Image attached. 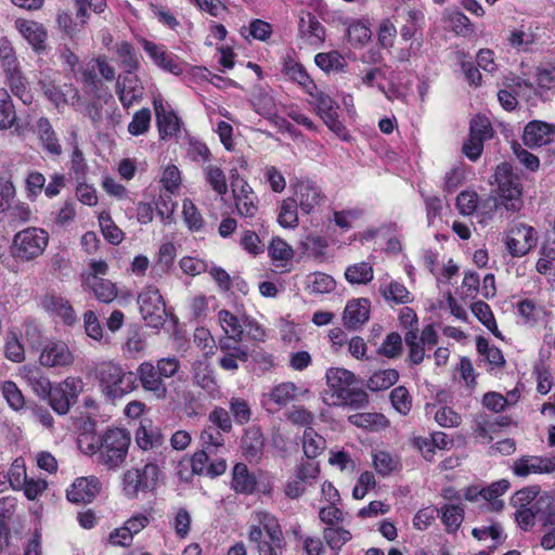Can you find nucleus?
Here are the masks:
<instances>
[{
    "mask_svg": "<svg viewBox=\"0 0 555 555\" xmlns=\"http://www.w3.org/2000/svg\"><path fill=\"white\" fill-rule=\"evenodd\" d=\"M131 442L130 434L120 428H112L101 436L82 435L80 450L88 455H98V463L108 469H117L125 462Z\"/></svg>",
    "mask_w": 555,
    "mask_h": 555,
    "instance_id": "nucleus-1",
    "label": "nucleus"
},
{
    "mask_svg": "<svg viewBox=\"0 0 555 555\" xmlns=\"http://www.w3.org/2000/svg\"><path fill=\"white\" fill-rule=\"evenodd\" d=\"M354 382V374L346 369L332 367L326 372V383L328 391L324 397V402L334 406H349L358 410L369 403V397L365 391L351 388Z\"/></svg>",
    "mask_w": 555,
    "mask_h": 555,
    "instance_id": "nucleus-2",
    "label": "nucleus"
},
{
    "mask_svg": "<svg viewBox=\"0 0 555 555\" xmlns=\"http://www.w3.org/2000/svg\"><path fill=\"white\" fill-rule=\"evenodd\" d=\"M96 377L103 393L111 400L122 398L138 386L133 372L125 371L121 365L112 361L98 365Z\"/></svg>",
    "mask_w": 555,
    "mask_h": 555,
    "instance_id": "nucleus-3",
    "label": "nucleus"
},
{
    "mask_svg": "<svg viewBox=\"0 0 555 555\" xmlns=\"http://www.w3.org/2000/svg\"><path fill=\"white\" fill-rule=\"evenodd\" d=\"M259 519L263 529L251 526L249 541L256 544L259 555H282L286 543L278 520L268 513H261Z\"/></svg>",
    "mask_w": 555,
    "mask_h": 555,
    "instance_id": "nucleus-4",
    "label": "nucleus"
},
{
    "mask_svg": "<svg viewBox=\"0 0 555 555\" xmlns=\"http://www.w3.org/2000/svg\"><path fill=\"white\" fill-rule=\"evenodd\" d=\"M49 243L47 231L29 227L18 231L12 240L10 251L13 258L20 261H30L43 254Z\"/></svg>",
    "mask_w": 555,
    "mask_h": 555,
    "instance_id": "nucleus-5",
    "label": "nucleus"
},
{
    "mask_svg": "<svg viewBox=\"0 0 555 555\" xmlns=\"http://www.w3.org/2000/svg\"><path fill=\"white\" fill-rule=\"evenodd\" d=\"M160 469L158 465L149 462L142 469H128L122 477V491L129 499L138 498L139 493L153 491L158 482Z\"/></svg>",
    "mask_w": 555,
    "mask_h": 555,
    "instance_id": "nucleus-6",
    "label": "nucleus"
},
{
    "mask_svg": "<svg viewBox=\"0 0 555 555\" xmlns=\"http://www.w3.org/2000/svg\"><path fill=\"white\" fill-rule=\"evenodd\" d=\"M498 197L494 206H503L508 211H518L522 206L521 188L518 178L508 172L506 165L499 166L495 172Z\"/></svg>",
    "mask_w": 555,
    "mask_h": 555,
    "instance_id": "nucleus-7",
    "label": "nucleus"
},
{
    "mask_svg": "<svg viewBox=\"0 0 555 555\" xmlns=\"http://www.w3.org/2000/svg\"><path fill=\"white\" fill-rule=\"evenodd\" d=\"M140 313L146 325L159 327L166 320V307L163 296L155 286L144 287L138 296Z\"/></svg>",
    "mask_w": 555,
    "mask_h": 555,
    "instance_id": "nucleus-8",
    "label": "nucleus"
},
{
    "mask_svg": "<svg viewBox=\"0 0 555 555\" xmlns=\"http://www.w3.org/2000/svg\"><path fill=\"white\" fill-rule=\"evenodd\" d=\"M82 380L75 377H67L63 382L52 386L51 392L47 398L50 406L60 415L67 414L70 410V405L82 391Z\"/></svg>",
    "mask_w": 555,
    "mask_h": 555,
    "instance_id": "nucleus-9",
    "label": "nucleus"
},
{
    "mask_svg": "<svg viewBox=\"0 0 555 555\" xmlns=\"http://www.w3.org/2000/svg\"><path fill=\"white\" fill-rule=\"evenodd\" d=\"M76 357L66 343L62 340H48L40 351L38 361L48 369L64 370L75 363Z\"/></svg>",
    "mask_w": 555,
    "mask_h": 555,
    "instance_id": "nucleus-10",
    "label": "nucleus"
},
{
    "mask_svg": "<svg viewBox=\"0 0 555 555\" xmlns=\"http://www.w3.org/2000/svg\"><path fill=\"white\" fill-rule=\"evenodd\" d=\"M308 93L313 99V104L317 107L318 114L325 125L336 134H344L346 129L343 122L338 119V103L327 93L319 90L317 86L315 90H310Z\"/></svg>",
    "mask_w": 555,
    "mask_h": 555,
    "instance_id": "nucleus-11",
    "label": "nucleus"
},
{
    "mask_svg": "<svg viewBox=\"0 0 555 555\" xmlns=\"http://www.w3.org/2000/svg\"><path fill=\"white\" fill-rule=\"evenodd\" d=\"M293 198L297 201L301 212L310 215L325 203L326 196L317 182L306 179L295 184Z\"/></svg>",
    "mask_w": 555,
    "mask_h": 555,
    "instance_id": "nucleus-12",
    "label": "nucleus"
},
{
    "mask_svg": "<svg viewBox=\"0 0 555 555\" xmlns=\"http://www.w3.org/2000/svg\"><path fill=\"white\" fill-rule=\"evenodd\" d=\"M137 382L142 388L152 393L158 400H165L168 396V388L159 375V371L152 361L140 363L134 373Z\"/></svg>",
    "mask_w": 555,
    "mask_h": 555,
    "instance_id": "nucleus-13",
    "label": "nucleus"
},
{
    "mask_svg": "<svg viewBox=\"0 0 555 555\" xmlns=\"http://www.w3.org/2000/svg\"><path fill=\"white\" fill-rule=\"evenodd\" d=\"M537 245L535 231L526 224L514 225L509 230L506 246L513 257H522Z\"/></svg>",
    "mask_w": 555,
    "mask_h": 555,
    "instance_id": "nucleus-14",
    "label": "nucleus"
},
{
    "mask_svg": "<svg viewBox=\"0 0 555 555\" xmlns=\"http://www.w3.org/2000/svg\"><path fill=\"white\" fill-rule=\"evenodd\" d=\"M142 48L153 60V62L162 69L176 76L182 74L183 69L178 61V57L168 52L163 46H158L153 41L143 39Z\"/></svg>",
    "mask_w": 555,
    "mask_h": 555,
    "instance_id": "nucleus-15",
    "label": "nucleus"
},
{
    "mask_svg": "<svg viewBox=\"0 0 555 555\" xmlns=\"http://www.w3.org/2000/svg\"><path fill=\"white\" fill-rule=\"evenodd\" d=\"M153 104L160 139L165 140L176 135L180 130L177 115L168 109L167 104L160 96L154 98Z\"/></svg>",
    "mask_w": 555,
    "mask_h": 555,
    "instance_id": "nucleus-16",
    "label": "nucleus"
},
{
    "mask_svg": "<svg viewBox=\"0 0 555 555\" xmlns=\"http://www.w3.org/2000/svg\"><path fill=\"white\" fill-rule=\"evenodd\" d=\"M299 36L306 44L319 48L325 40V28L315 15L305 12L299 17Z\"/></svg>",
    "mask_w": 555,
    "mask_h": 555,
    "instance_id": "nucleus-17",
    "label": "nucleus"
},
{
    "mask_svg": "<svg viewBox=\"0 0 555 555\" xmlns=\"http://www.w3.org/2000/svg\"><path fill=\"white\" fill-rule=\"evenodd\" d=\"M99 492L100 482L96 477H81L74 481L66 491V496L73 503L88 504L95 499Z\"/></svg>",
    "mask_w": 555,
    "mask_h": 555,
    "instance_id": "nucleus-18",
    "label": "nucleus"
},
{
    "mask_svg": "<svg viewBox=\"0 0 555 555\" xmlns=\"http://www.w3.org/2000/svg\"><path fill=\"white\" fill-rule=\"evenodd\" d=\"M116 92L122 106L129 108L143 98V86L134 73H126L117 81Z\"/></svg>",
    "mask_w": 555,
    "mask_h": 555,
    "instance_id": "nucleus-19",
    "label": "nucleus"
},
{
    "mask_svg": "<svg viewBox=\"0 0 555 555\" xmlns=\"http://www.w3.org/2000/svg\"><path fill=\"white\" fill-rule=\"evenodd\" d=\"M554 134V125L532 120L525 127L522 141L529 147L542 146L550 143Z\"/></svg>",
    "mask_w": 555,
    "mask_h": 555,
    "instance_id": "nucleus-20",
    "label": "nucleus"
},
{
    "mask_svg": "<svg viewBox=\"0 0 555 555\" xmlns=\"http://www.w3.org/2000/svg\"><path fill=\"white\" fill-rule=\"evenodd\" d=\"M370 317V302L360 298L350 300L344 310V324L350 330H357L367 322Z\"/></svg>",
    "mask_w": 555,
    "mask_h": 555,
    "instance_id": "nucleus-21",
    "label": "nucleus"
},
{
    "mask_svg": "<svg viewBox=\"0 0 555 555\" xmlns=\"http://www.w3.org/2000/svg\"><path fill=\"white\" fill-rule=\"evenodd\" d=\"M297 392L298 387L294 383L283 382L272 387L269 392L263 393L261 403L264 406L274 404L283 408L296 399Z\"/></svg>",
    "mask_w": 555,
    "mask_h": 555,
    "instance_id": "nucleus-22",
    "label": "nucleus"
},
{
    "mask_svg": "<svg viewBox=\"0 0 555 555\" xmlns=\"http://www.w3.org/2000/svg\"><path fill=\"white\" fill-rule=\"evenodd\" d=\"M264 448V438L259 427L253 426L246 429L242 437V450L245 459L249 462H257Z\"/></svg>",
    "mask_w": 555,
    "mask_h": 555,
    "instance_id": "nucleus-23",
    "label": "nucleus"
},
{
    "mask_svg": "<svg viewBox=\"0 0 555 555\" xmlns=\"http://www.w3.org/2000/svg\"><path fill=\"white\" fill-rule=\"evenodd\" d=\"M23 378L38 397L48 398L52 384L38 366L25 365L23 367Z\"/></svg>",
    "mask_w": 555,
    "mask_h": 555,
    "instance_id": "nucleus-24",
    "label": "nucleus"
},
{
    "mask_svg": "<svg viewBox=\"0 0 555 555\" xmlns=\"http://www.w3.org/2000/svg\"><path fill=\"white\" fill-rule=\"evenodd\" d=\"M257 485L256 477L249 472L243 463H237L232 469L231 488L242 494H251Z\"/></svg>",
    "mask_w": 555,
    "mask_h": 555,
    "instance_id": "nucleus-25",
    "label": "nucleus"
},
{
    "mask_svg": "<svg viewBox=\"0 0 555 555\" xmlns=\"http://www.w3.org/2000/svg\"><path fill=\"white\" fill-rule=\"evenodd\" d=\"M86 286L99 301L104 304L112 302L117 296L115 284L96 275H89L86 279Z\"/></svg>",
    "mask_w": 555,
    "mask_h": 555,
    "instance_id": "nucleus-26",
    "label": "nucleus"
},
{
    "mask_svg": "<svg viewBox=\"0 0 555 555\" xmlns=\"http://www.w3.org/2000/svg\"><path fill=\"white\" fill-rule=\"evenodd\" d=\"M36 129L43 149L52 155H60L62 147L49 119L46 117L39 118Z\"/></svg>",
    "mask_w": 555,
    "mask_h": 555,
    "instance_id": "nucleus-27",
    "label": "nucleus"
},
{
    "mask_svg": "<svg viewBox=\"0 0 555 555\" xmlns=\"http://www.w3.org/2000/svg\"><path fill=\"white\" fill-rule=\"evenodd\" d=\"M66 90L61 87L49 83L44 86L46 96L56 106L60 107L70 101V104L75 106V102L80 100L79 91L73 86L64 85Z\"/></svg>",
    "mask_w": 555,
    "mask_h": 555,
    "instance_id": "nucleus-28",
    "label": "nucleus"
},
{
    "mask_svg": "<svg viewBox=\"0 0 555 555\" xmlns=\"http://www.w3.org/2000/svg\"><path fill=\"white\" fill-rule=\"evenodd\" d=\"M16 27L34 49L40 50L43 48L47 33L42 25L33 21L17 20Z\"/></svg>",
    "mask_w": 555,
    "mask_h": 555,
    "instance_id": "nucleus-29",
    "label": "nucleus"
},
{
    "mask_svg": "<svg viewBox=\"0 0 555 555\" xmlns=\"http://www.w3.org/2000/svg\"><path fill=\"white\" fill-rule=\"evenodd\" d=\"M192 377L196 386L206 391H212L217 387L211 365L203 360L192 363Z\"/></svg>",
    "mask_w": 555,
    "mask_h": 555,
    "instance_id": "nucleus-30",
    "label": "nucleus"
},
{
    "mask_svg": "<svg viewBox=\"0 0 555 555\" xmlns=\"http://www.w3.org/2000/svg\"><path fill=\"white\" fill-rule=\"evenodd\" d=\"M436 511L448 532L453 533L459 530L464 520V509L462 506L446 504Z\"/></svg>",
    "mask_w": 555,
    "mask_h": 555,
    "instance_id": "nucleus-31",
    "label": "nucleus"
},
{
    "mask_svg": "<svg viewBox=\"0 0 555 555\" xmlns=\"http://www.w3.org/2000/svg\"><path fill=\"white\" fill-rule=\"evenodd\" d=\"M218 321L225 334L223 338H235L236 341L243 340V318L238 319L228 310H220Z\"/></svg>",
    "mask_w": 555,
    "mask_h": 555,
    "instance_id": "nucleus-32",
    "label": "nucleus"
},
{
    "mask_svg": "<svg viewBox=\"0 0 555 555\" xmlns=\"http://www.w3.org/2000/svg\"><path fill=\"white\" fill-rule=\"evenodd\" d=\"M283 72L292 80L298 82L308 93L310 90H315V83L310 78L304 66L293 59L287 57L284 61Z\"/></svg>",
    "mask_w": 555,
    "mask_h": 555,
    "instance_id": "nucleus-33",
    "label": "nucleus"
},
{
    "mask_svg": "<svg viewBox=\"0 0 555 555\" xmlns=\"http://www.w3.org/2000/svg\"><path fill=\"white\" fill-rule=\"evenodd\" d=\"M326 448L325 439L319 435L313 427L305 428L302 436V449L305 455L309 459H315Z\"/></svg>",
    "mask_w": 555,
    "mask_h": 555,
    "instance_id": "nucleus-34",
    "label": "nucleus"
},
{
    "mask_svg": "<svg viewBox=\"0 0 555 555\" xmlns=\"http://www.w3.org/2000/svg\"><path fill=\"white\" fill-rule=\"evenodd\" d=\"M512 468L514 474L519 477H527L530 474H544L543 456L524 455L514 462Z\"/></svg>",
    "mask_w": 555,
    "mask_h": 555,
    "instance_id": "nucleus-35",
    "label": "nucleus"
},
{
    "mask_svg": "<svg viewBox=\"0 0 555 555\" xmlns=\"http://www.w3.org/2000/svg\"><path fill=\"white\" fill-rule=\"evenodd\" d=\"M138 446L142 450L159 449L165 443V437L156 427H140L135 435Z\"/></svg>",
    "mask_w": 555,
    "mask_h": 555,
    "instance_id": "nucleus-36",
    "label": "nucleus"
},
{
    "mask_svg": "<svg viewBox=\"0 0 555 555\" xmlns=\"http://www.w3.org/2000/svg\"><path fill=\"white\" fill-rule=\"evenodd\" d=\"M335 280L325 273L313 272L306 276V288L311 294H328L335 289Z\"/></svg>",
    "mask_w": 555,
    "mask_h": 555,
    "instance_id": "nucleus-37",
    "label": "nucleus"
},
{
    "mask_svg": "<svg viewBox=\"0 0 555 555\" xmlns=\"http://www.w3.org/2000/svg\"><path fill=\"white\" fill-rule=\"evenodd\" d=\"M399 379V373L395 369L377 371L366 382L371 391H382L390 388Z\"/></svg>",
    "mask_w": 555,
    "mask_h": 555,
    "instance_id": "nucleus-38",
    "label": "nucleus"
},
{
    "mask_svg": "<svg viewBox=\"0 0 555 555\" xmlns=\"http://www.w3.org/2000/svg\"><path fill=\"white\" fill-rule=\"evenodd\" d=\"M348 422L357 427L377 430L388 426L387 418L380 413H357L348 417Z\"/></svg>",
    "mask_w": 555,
    "mask_h": 555,
    "instance_id": "nucleus-39",
    "label": "nucleus"
},
{
    "mask_svg": "<svg viewBox=\"0 0 555 555\" xmlns=\"http://www.w3.org/2000/svg\"><path fill=\"white\" fill-rule=\"evenodd\" d=\"M373 276V267L365 261L349 266L345 272V278L350 284H367Z\"/></svg>",
    "mask_w": 555,
    "mask_h": 555,
    "instance_id": "nucleus-40",
    "label": "nucleus"
},
{
    "mask_svg": "<svg viewBox=\"0 0 555 555\" xmlns=\"http://www.w3.org/2000/svg\"><path fill=\"white\" fill-rule=\"evenodd\" d=\"M298 207L297 201L287 197L282 201L278 215V222L283 228H295L298 224Z\"/></svg>",
    "mask_w": 555,
    "mask_h": 555,
    "instance_id": "nucleus-41",
    "label": "nucleus"
},
{
    "mask_svg": "<svg viewBox=\"0 0 555 555\" xmlns=\"http://www.w3.org/2000/svg\"><path fill=\"white\" fill-rule=\"evenodd\" d=\"M115 52L127 73H133L139 65V57L134 47L128 41H120L115 44Z\"/></svg>",
    "mask_w": 555,
    "mask_h": 555,
    "instance_id": "nucleus-42",
    "label": "nucleus"
},
{
    "mask_svg": "<svg viewBox=\"0 0 555 555\" xmlns=\"http://www.w3.org/2000/svg\"><path fill=\"white\" fill-rule=\"evenodd\" d=\"M503 86L511 89L516 95L517 100H529L535 92L533 86L528 80H525L515 75H508L504 78Z\"/></svg>",
    "mask_w": 555,
    "mask_h": 555,
    "instance_id": "nucleus-43",
    "label": "nucleus"
},
{
    "mask_svg": "<svg viewBox=\"0 0 555 555\" xmlns=\"http://www.w3.org/2000/svg\"><path fill=\"white\" fill-rule=\"evenodd\" d=\"M15 120L16 113L11 96L5 89H0V129L11 128Z\"/></svg>",
    "mask_w": 555,
    "mask_h": 555,
    "instance_id": "nucleus-44",
    "label": "nucleus"
},
{
    "mask_svg": "<svg viewBox=\"0 0 555 555\" xmlns=\"http://www.w3.org/2000/svg\"><path fill=\"white\" fill-rule=\"evenodd\" d=\"M99 224L103 236L113 245H118L124 240V232L114 223L109 214L103 211L99 216Z\"/></svg>",
    "mask_w": 555,
    "mask_h": 555,
    "instance_id": "nucleus-45",
    "label": "nucleus"
},
{
    "mask_svg": "<svg viewBox=\"0 0 555 555\" xmlns=\"http://www.w3.org/2000/svg\"><path fill=\"white\" fill-rule=\"evenodd\" d=\"M379 293L383 295L385 300L392 301L395 304H406L411 301L410 293L406 287L395 281L387 285H380Z\"/></svg>",
    "mask_w": 555,
    "mask_h": 555,
    "instance_id": "nucleus-46",
    "label": "nucleus"
},
{
    "mask_svg": "<svg viewBox=\"0 0 555 555\" xmlns=\"http://www.w3.org/2000/svg\"><path fill=\"white\" fill-rule=\"evenodd\" d=\"M206 182L218 195H225L228 192L227 178L221 168L208 165L204 168Z\"/></svg>",
    "mask_w": 555,
    "mask_h": 555,
    "instance_id": "nucleus-47",
    "label": "nucleus"
},
{
    "mask_svg": "<svg viewBox=\"0 0 555 555\" xmlns=\"http://www.w3.org/2000/svg\"><path fill=\"white\" fill-rule=\"evenodd\" d=\"M182 208L183 218L189 230L193 232L203 231L205 221L194 203L191 199L185 198L183 201Z\"/></svg>",
    "mask_w": 555,
    "mask_h": 555,
    "instance_id": "nucleus-48",
    "label": "nucleus"
},
{
    "mask_svg": "<svg viewBox=\"0 0 555 555\" xmlns=\"http://www.w3.org/2000/svg\"><path fill=\"white\" fill-rule=\"evenodd\" d=\"M255 112L264 118H272L276 115V104L274 98L266 92H258L251 100Z\"/></svg>",
    "mask_w": 555,
    "mask_h": 555,
    "instance_id": "nucleus-49",
    "label": "nucleus"
},
{
    "mask_svg": "<svg viewBox=\"0 0 555 555\" xmlns=\"http://www.w3.org/2000/svg\"><path fill=\"white\" fill-rule=\"evenodd\" d=\"M476 346L478 352L482 354L492 366L502 367L505 364L502 351L494 346H490L486 338L478 337Z\"/></svg>",
    "mask_w": 555,
    "mask_h": 555,
    "instance_id": "nucleus-50",
    "label": "nucleus"
},
{
    "mask_svg": "<svg viewBox=\"0 0 555 555\" xmlns=\"http://www.w3.org/2000/svg\"><path fill=\"white\" fill-rule=\"evenodd\" d=\"M517 309L519 315L528 324L537 323L545 314L543 307L537 305L532 299L520 300Z\"/></svg>",
    "mask_w": 555,
    "mask_h": 555,
    "instance_id": "nucleus-51",
    "label": "nucleus"
},
{
    "mask_svg": "<svg viewBox=\"0 0 555 555\" xmlns=\"http://www.w3.org/2000/svg\"><path fill=\"white\" fill-rule=\"evenodd\" d=\"M373 465L379 475L387 476L398 468L399 461L386 451H376L373 453Z\"/></svg>",
    "mask_w": 555,
    "mask_h": 555,
    "instance_id": "nucleus-52",
    "label": "nucleus"
},
{
    "mask_svg": "<svg viewBox=\"0 0 555 555\" xmlns=\"http://www.w3.org/2000/svg\"><path fill=\"white\" fill-rule=\"evenodd\" d=\"M314 61L315 64L324 72H340L346 64L344 57L336 51L318 53Z\"/></svg>",
    "mask_w": 555,
    "mask_h": 555,
    "instance_id": "nucleus-53",
    "label": "nucleus"
},
{
    "mask_svg": "<svg viewBox=\"0 0 555 555\" xmlns=\"http://www.w3.org/2000/svg\"><path fill=\"white\" fill-rule=\"evenodd\" d=\"M235 208L242 218L250 220L248 223L253 224L251 221L257 218L259 212L258 198L255 194L248 197L245 195L238 197V199H235Z\"/></svg>",
    "mask_w": 555,
    "mask_h": 555,
    "instance_id": "nucleus-54",
    "label": "nucleus"
},
{
    "mask_svg": "<svg viewBox=\"0 0 555 555\" xmlns=\"http://www.w3.org/2000/svg\"><path fill=\"white\" fill-rule=\"evenodd\" d=\"M218 348L222 353L232 356L241 362L248 360V348L242 345L241 341H236L235 338H220Z\"/></svg>",
    "mask_w": 555,
    "mask_h": 555,
    "instance_id": "nucleus-55",
    "label": "nucleus"
},
{
    "mask_svg": "<svg viewBox=\"0 0 555 555\" xmlns=\"http://www.w3.org/2000/svg\"><path fill=\"white\" fill-rule=\"evenodd\" d=\"M540 489L538 486L522 488L511 498V505L516 509L531 507L538 501Z\"/></svg>",
    "mask_w": 555,
    "mask_h": 555,
    "instance_id": "nucleus-56",
    "label": "nucleus"
},
{
    "mask_svg": "<svg viewBox=\"0 0 555 555\" xmlns=\"http://www.w3.org/2000/svg\"><path fill=\"white\" fill-rule=\"evenodd\" d=\"M323 538L333 551H339L351 539V533L340 527H328L323 532Z\"/></svg>",
    "mask_w": 555,
    "mask_h": 555,
    "instance_id": "nucleus-57",
    "label": "nucleus"
},
{
    "mask_svg": "<svg viewBox=\"0 0 555 555\" xmlns=\"http://www.w3.org/2000/svg\"><path fill=\"white\" fill-rule=\"evenodd\" d=\"M222 430L218 429L215 426H207L201 434V440L204 447V450H207L209 453H214L219 448H222L224 444V439L221 434Z\"/></svg>",
    "mask_w": 555,
    "mask_h": 555,
    "instance_id": "nucleus-58",
    "label": "nucleus"
},
{
    "mask_svg": "<svg viewBox=\"0 0 555 555\" xmlns=\"http://www.w3.org/2000/svg\"><path fill=\"white\" fill-rule=\"evenodd\" d=\"M347 36L353 47H363L371 39V30L362 22H354L348 26Z\"/></svg>",
    "mask_w": 555,
    "mask_h": 555,
    "instance_id": "nucleus-59",
    "label": "nucleus"
},
{
    "mask_svg": "<svg viewBox=\"0 0 555 555\" xmlns=\"http://www.w3.org/2000/svg\"><path fill=\"white\" fill-rule=\"evenodd\" d=\"M1 389L4 399L13 410L20 411L24 408L25 398L14 382L5 380Z\"/></svg>",
    "mask_w": 555,
    "mask_h": 555,
    "instance_id": "nucleus-60",
    "label": "nucleus"
},
{
    "mask_svg": "<svg viewBox=\"0 0 555 555\" xmlns=\"http://www.w3.org/2000/svg\"><path fill=\"white\" fill-rule=\"evenodd\" d=\"M151 111L149 108H141L134 113L132 120L128 125V131L132 135L144 134L151 125Z\"/></svg>",
    "mask_w": 555,
    "mask_h": 555,
    "instance_id": "nucleus-61",
    "label": "nucleus"
},
{
    "mask_svg": "<svg viewBox=\"0 0 555 555\" xmlns=\"http://www.w3.org/2000/svg\"><path fill=\"white\" fill-rule=\"evenodd\" d=\"M5 358L12 362H22L25 359L24 346L14 332H9L4 345Z\"/></svg>",
    "mask_w": 555,
    "mask_h": 555,
    "instance_id": "nucleus-62",
    "label": "nucleus"
},
{
    "mask_svg": "<svg viewBox=\"0 0 555 555\" xmlns=\"http://www.w3.org/2000/svg\"><path fill=\"white\" fill-rule=\"evenodd\" d=\"M392 406L402 415H406L412 406V399L404 386H398L390 392Z\"/></svg>",
    "mask_w": 555,
    "mask_h": 555,
    "instance_id": "nucleus-63",
    "label": "nucleus"
},
{
    "mask_svg": "<svg viewBox=\"0 0 555 555\" xmlns=\"http://www.w3.org/2000/svg\"><path fill=\"white\" fill-rule=\"evenodd\" d=\"M402 352V337L397 332L388 334L378 349V353L393 359Z\"/></svg>",
    "mask_w": 555,
    "mask_h": 555,
    "instance_id": "nucleus-64",
    "label": "nucleus"
}]
</instances>
